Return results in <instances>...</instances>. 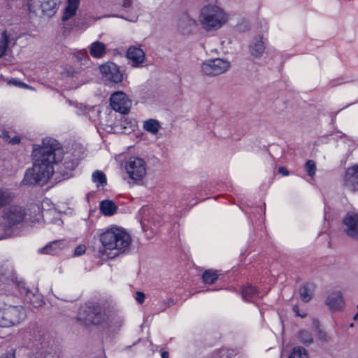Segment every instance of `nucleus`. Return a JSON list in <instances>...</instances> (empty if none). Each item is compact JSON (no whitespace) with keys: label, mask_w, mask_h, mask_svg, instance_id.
<instances>
[{"label":"nucleus","mask_w":358,"mask_h":358,"mask_svg":"<svg viewBox=\"0 0 358 358\" xmlns=\"http://www.w3.org/2000/svg\"><path fill=\"white\" fill-rule=\"evenodd\" d=\"M62 150L57 141L44 138L41 145L34 146V164L26 172L24 181L30 185L45 184L54 173V164L62 158Z\"/></svg>","instance_id":"obj_1"},{"label":"nucleus","mask_w":358,"mask_h":358,"mask_svg":"<svg viewBox=\"0 0 358 358\" xmlns=\"http://www.w3.org/2000/svg\"><path fill=\"white\" fill-rule=\"evenodd\" d=\"M229 20V13L223 8L214 3L203 6L199 15V22L202 28L207 31L220 29Z\"/></svg>","instance_id":"obj_2"},{"label":"nucleus","mask_w":358,"mask_h":358,"mask_svg":"<svg viewBox=\"0 0 358 358\" xmlns=\"http://www.w3.org/2000/svg\"><path fill=\"white\" fill-rule=\"evenodd\" d=\"M100 241L106 249L122 250L130 245L131 239L124 229L112 228L100 236Z\"/></svg>","instance_id":"obj_3"},{"label":"nucleus","mask_w":358,"mask_h":358,"mask_svg":"<svg viewBox=\"0 0 358 358\" xmlns=\"http://www.w3.org/2000/svg\"><path fill=\"white\" fill-rule=\"evenodd\" d=\"M25 317V313L20 306H8L0 310V326L10 327L18 324Z\"/></svg>","instance_id":"obj_4"},{"label":"nucleus","mask_w":358,"mask_h":358,"mask_svg":"<svg viewBox=\"0 0 358 358\" xmlns=\"http://www.w3.org/2000/svg\"><path fill=\"white\" fill-rule=\"evenodd\" d=\"M60 0H29L28 6L30 12L39 17L53 15Z\"/></svg>","instance_id":"obj_5"},{"label":"nucleus","mask_w":358,"mask_h":358,"mask_svg":"<svg viewBox=\"0 0 358 358\" xmlns=\"http://www.w3.org/2000/svg\"><path fill=\"white\" fill-rule=\"evenodd\" d=\"M99 69L101 78L110 83H120L124 80V73L119 66L112 62H108L99 65Z\"/></svg>","instance_id":"obj_6"},{"label":"nucleus","mask_w":358,"mask_h":358,"mask_svg":"<svg viewBox=\"0 0 358 358\" xmlns=\"http://www.w3.org/2000/svg\"><path fill=\"white\" fill-rule=\"evenodd\" d=\"M125 169L129 178L134 180H140L146 175L145 162L136 157H131L126 162Z\"/></svg>","instance_id":"obj_7"},{"label":"nucleus","mask_w":358,"mask_h":358,"mask_svg":"<svg viewBox=\"0 0 358 358\" xmlns=\"http://www.w3.org/2000/svg\"><path fill=\"white\" fill-rule=\"evenodd\" d=\"M229 68L230 63L227 60L217 58L204 62L201 71L205 75L215 76L226 72Z\"/></svg>","instance_id":"obj_8"},{"label":"nucleus","mask_w":358,"mask_h":358,"mask_svg":"<svg viewBox=\"0 0 358 358\" xmlns=\"http://www.w3.org/2000/svg\"><path fill=\"white\" fill-rule=\"evenodd\" d=\"M131 101L122 91L113 93L110 98V105L113 110L122 114L129 113L131 107Z\"/></svg>","instance_id":"obj_9"},{"label":"nucleus","mask_w":358,"mask_h":358,"mask_svg":"<svg viewBox=\"0 0 358 358\" xmlns=\"http://www.w3.org/2000/svg\"><path fill=\"white\" fill-rule=\"evenodd\" d=\"M25 216L24 210L20 206L12 205L6 208L3 213V218L7 227H12L21 222Z\"/></svg>","instance_id":"obj_10"},{"label":"nucleus","mask_w":358,"mask_h":358,"mask_svg":"<svg viewBox=\"0 0 358 358\" xmlns=\"http://www.w3.org/2000/svg\"><path fill=\"white\" fill-rule=\"evenodd\" d=\"M196 26V20L188 13H182L176 18L177 31L182 35L190 34Z\"/></svg>","instance_id":"obj_11"},{"label":"nucleus","mask_w":358,"mask_h":358,"mask_svg":"<svg viewBox=\"0 0 358 358\" xmlns=\"http://www.w3.org/2000/svg\"><path fill=\"white\" fill-rule=\"evenodd\" d=\"M343 230L350 238L358 241V214L348 213L343 220Z\"/></svg>","instance_id":"obj_12"},{"label":"nucleus","mask_w":358,"mask_h":358,"mask_svg":"<svg viewBox=\"0 0 358 358\" xmlns=\"http://www.w3.org/2000/svg\"><path fill=\"white\" fill-rule=\"evenodd\" d=\"M344 185L351 191H358V164L349 167L343 177Z\"/></svg>","instance_id":"obj_13"},{"label":"nucleus","mask_w":358,"mask_h":358,"mask_svg":"<svg viewBox=\"0 0 358 358\" xmlns=\"http://www.w3.org/2000/svg\"><path fill=\"white\" fill-rule=\"evenodd\" d=\"M325 304L334 311L341 310L344 306L342 293L339 291L330 293L325 300Z\"/></svg>","instance_id":"obj_14"},{"label":"nucleus","mask_w":358,"mask_h":358,"mask_svg":"<svg viewBox=\"0 0 358 358\" xmlns=\"http://www.w3.org/2000/svg\"><path fill=\"white\" fill-rule=\"evenodd\" d=\"M127 57L133 62L134 67H138L145 61V54L141 48L131 46L127 50Z\"/></svg>","instance_id":"obj_15"},{"label":"nucleus","mask_w":358,"mask_h":358,"mask_svg":"<svg viewBox=\"0 0 358 358\" xmlns=\"http://www.w3.org/2000/svg\"><path fill=\"white\" fill-rule=\"evenodd\" d=\"M265 49L266 47L262 36H257L253 38L249 46L250 54L253 58L262 57L265 52Z\"/></svg>","instance_id":"obj_16"},{"label":"nucleus","mask_w":358,"mask_h":358,"mask_svg":"<svg viewBox=\"0 0 358 358\" xmlns=\"http://www.w3.org/2000/svg\"><path fill=\"white\" fill-rule=\"evenodd\" d=\"M66 2L67 5L62 17V20L64 22L76 15L79 7L80 0H66Z\"/></svg>","instance_id":"obj_17"},{"label":"nucleus","mask_w":358,"mask_h":358,"mask_svg":"<svg viewBox=\"0 0 358 358\" xmlns=\"http://www.w3.org/2000/svg\"><path fill=\"white\" fill-rule=\"evenodd\" d=\"M88 48L90 54L94 58H102L106 54V46L100 41L92 43Z\"/></svg>","instance_id":"obj_18"},{"label":"nucleus","mask_w":358,"mask_h":358,"mask_svg":"<svg viewBox=\"0 0 358 358\" xmlns=\"http://www.w3.org/2000/svg\"><path fill=\"white\" fill-rule=\"evenodd\" d=\"M106 317V324L113 329H119L122 327L123 320L122 317L117 314L112 312H108V314H103Z\"/></svg>","instance_id":"obj_19"},{"label":"nucleus","mask_w":358,"mask_h":358,"mask_svg":"<svg viewBox=\"0 0 358 358\" xmlns=\"http://www.w3.org/2000/svg\"><path fill=\"white\" fill-rule=\"evenodd\" d=\"M315 285L306 283L299 289L300 298L303 302H308L313 296Z\"/></svg>","instance_id":"obj_20"},{"label":"nucleus","mask_w":358,"mask_h":358,"mask_svg":"<svg viewBox=\"0 0 358 358\" xmlns=\"http://www.w3.org/2000/svg\"><path fill=\"white\" fill-rule=\"evenodd\" d=\"M14 197V194L9 189L0 187V209L10 203Z\"/></svg>","instance_id":"obj_21"},{"label":"nucleus","mask_w":358,"mask_h":358,"mask_svg":"<svg viewBox=\"0 0 358 358\" xmlns=\"http://www.w3.org/2000/svg\"><path fill=\"white\" fill-rule=\"evenodd\" d=\"M117 206L110 200H105L100 203V210L107 216L113 215L117 210Z\"/></svg>","instance_id":"obj_22"},{"label":"nucleus","mask_w":358,"mask_h":358,"mask_svg":"<svg viewBox=\"0 0 358 358\" xmlns=\"http://www.w3.org/2000/svg\"><path fill=\"white\" fill-rule=\"evenodd\" d=\"M298 338L301 343L306 345H309L313 343L312 334L306 329H302L299 331Z\"/></svg>","instance_id":"obj_23"},{"label":"nucleus","mask_w":358,"mask_h":358,"mask_svg":"<svg viewBox=\"0 0 358 358\" xmlns=\"http://www.w3.org/2000/svg\"><path fill=\"white\" fill-rule=\"evenodd\" d=\"M92 181L96 184L97 187L105 186L107 184L106 175L101 171H96L92 176Z\"/></svg>","instance_id":"obj_24"},{"label":"nucleus","mask_w":358,"mask_h":358,"mask_svg":"<svg viewBox=\"0 0 358 358\" xmlns=\"http://www.w3.org/2000/svg\"><path fill=\"white\" fill-rule=\"evenodd\" d=\"M143 127L146 131L156 134L160 128V125L158 121L150 119L145 122Z\"/></svg>","instance_id":"obj_25"},{"label":"nucleus","mask_w":358,"mask_h":358,"mask_svg":"<svg viewBox=\"0 0 358 358\" xmlns=\"http://www.w3.org/2000/svg\"><path fill=\"white\" fill-rule=\"evenodd\" d=\"M9 43V36L6 31H3L0 38V58L5 55Z\"/></svg>","instance_id":"obj_26"},{"label":"nucleus","mask_w":358,"mask_h":358,"mask_svg":"<svg viewBox=\"0 0 358 358\" xmlns=\"http://www.w3.org/2000/svg\"><path fill=\"white\" fill-rule=\"evenodd\" d=\"M289 358H308V353L304 348L299 346L293 349Z\"/></svg>","instance_id":"obj_27"},{"label":"nucleus","mask_w":358,"mask_h":358,"mask_svg":"<svg viewBox=\"0 0 358 358\" xmlns=\"http://www.w3.org/2000/svg\"><path fill=\"white\" fill-rule=\"evenodd\" d=\"M108 312L99 310L94 314V316L90 317V320L93 324H100L106 322V317L103 315L108 314Z\"/></svg>","instance_id":"obj_28"},{"label":"nucleus","mask_w":358,"mask_h":358,"mask_svg":"<svg viewBox=\"0 0 358 358\" xmlns=\"http://www.w3.org/2000/svg\"><path fill=\"white\" fill-rule=\"evenodd\" d=\"M202 277L206 283L212 284L217 279V274L215 271L208 270L203 273Z\"/></svg>","instance_id":"obj_29"},{"label":"nucleus","mask_w":358,"mask_h":358,"mask_svg":"<svg viewBox=\"0 0 358 358\" xmlns=\"http://www.w3.org/2000/svg\"><path fill=\"white\" fill-rule=\"evenodd\" d=\"M257 292L255 287L248 285L243 289L242 295L245 299L252 297Z\"/></svg>","instance_id":"obj_30"},{"label":"nucleus","mask_w":358,"mask_h":358,"mask_svg":"<svg viewBox=\"0 0 358 358\" xmlns=\"http://www.w3.org/2000/svg\"><path fill=\"white\" fill-rule=\"evenodd\" d=\"M305 168L308 175L310 177H313L316 170L315 163L313 160H308L305 164Z\"/></svg>","instance_id":"obj_31"},{"label":"nucleus","mask_w":358,"mask_h":358,"mask_svg":"<svg viewBox=\"0 0 358 358\" xmlns=\"http://www.w3.org/2000/svg\"><path fill=\"white\" fill-rule=\"evenodd\" d=\"M53 243H50L46 245L45 247L40 249L39 252L42 254H53L55 250L53 248Z\"/></svg>","instance_id":"obj_32"},{"label":"nucleus","mask_w":358,"mask_h":358,"mask_svg":"<svg viewBox=\"0 0 358 358\" xmlns=\"http://www.w3.org/2000/svg\"><path fill=\"white\" fill-rule=\"evenodd\" d=\"M86 251V247L83 245H80L79 246H78L75 251H74V255L76 256H80V255H83Z\"/></svg>","instance_id":"obj_33"},{"label":"nucleus","mask_w":358,"mask_h":358,"mask_svg":"<svg viewBox=\"0 0 358 358\" xmlns=\"http://www.w3.org/2000/svg\"><path fill=\"white\" fill-rule=\"evenodd\" d=\"M145 296L144 293H143L141 292H136V300L139 303H143L145 301Z\"/></svg>","instance_id":"obj_34"},{"label":"nucleus","mask_w":358,"mask_h":358,"mask_svg":"<svg viewBox=\"0 0 358 358\" xmlns=\"http://www.w3.org/2000/svg\"><path fill=\"white\" fill-rule=\"evenodd\" d=\"M317 336H318V339L322 341H327V340H328V337H327L326 332H324L322 330L318 331Z\"/></svg>","instance_id":"obj_35"},{"label":"nucleus","mask_w":358,"mask_h":358,"mask_svg":"<svg viewBox=\"0 0 358 358\" xmlns=\"http://www.w3.org/2000/svg\"><path fill=\"white\" fill-rule=\"evenodd\" d=\"M8 84H12V85H18V86H21V87H23L24 88H27L28 87V85L20 82V81H18L17 80H15V79H13V80H10L8 81Z\"/></svg>","instance_id":"obj_36"},{"label":"nucleus","mask_w":358,"mask_h":358,"mask_svg":"<svg viewBox=\"0 0 358 358\" xmlns=\"http://www.w3.org/2000/svg\"><path fill=\"white\" fill-rule=\"evenodd\" d=\"M278 172L280 174L285 176H288L289 174L288 170L285 167H280L278 169Z\"/></svg>","instance_id":"obj_37"},{"label":"nucleus","mask_w":358,"mask_h":358,"mask_svg":"<svg viewBox=\"0 0 358 358\" xmlns=\"http://www.w3.org/2000/svg\"><path fill=\"white\" fill-rule=\"evenodd\" d=\"M293 311L296 313V315L300 316L302 318H303L306 316V313H303V314L299 313V307L297 306H294L293 307Z\"/></svg>","instance_id":"obj_38"},{"label":"nucleus","mask_w":358,"mask_h":358,"mask_svg":"<svg viewBox=\"0 0 358 358\" xmlns=\"http://www.w3.org/2000/svg\"><path fill=\"white\" fill-rule=\"evenodd\" d=\"M2 138L3 139H5L6 141H10V136L8 134V131H4L3 133H2Z\"/></svg>","instance_id":"obj_39"},{"label":"nucleus","mask_w":358,"mask_h":358,"mask_svg":"<svg viewBox=\"0 0 358 358\" xmlns=\"http://www.w3.org/2000/svg\"><path fill=\"white\" fill-rule=\"evenodd\" d=\"M1 358H15V353L9 352V353L4 354L1 356Z\"/></svg>","instance_id":"obj_40"},{"label":"nucleus","mask_w":358,"mask_h":358,"mask_svg":"<svg viewBox=\"0 0 358 358\" xmlns=\"http://www.w3.org/2000/svg\"><path fill=\"white\" fill-rule=\"evenodd\" d=\"M132 1L131 0H124L122 3V6L124 8L129 7L131 5Z\"/></svg>","instance_id":"obj_41"},{"label":"nucleus","mask_w":358,"mask_h":358,"mask_svg":"<svg viewBox=\"0 0 358 358\" xmlns=\"http://www.w3.org/2000/svg\"><path fill=\"white\" fill-rule=\"evenodd\" d=\"M19 142H20V138L17 137V136H15L14 138H10L9 141V143H10L12 144H16V143H18Z\"/></svg>","instance_id":"obj_42"},{"label":"nucleus","mask_w":358,"mask_h":358,"mask_svg":"<svg viewBox=\"0 0 358 358\" xmlns=\"http://www.w3.org/2000/svg\"><path fill=\"white\" fill-rule=\"evenodd\" d=\"M169 355L168 352H166V351L162 352V358H169Z\"/></svg>","instance_id":"obj_43"},{"label":"nucleus","mask_w":358,"mask_h":358,"mask_svg":"<svg viewBox=\"0 0 358 358\" xmlns=\"http://www.w3.org/2000/svg\"><path fill=\"white\" fill-rule=\"evenodd\" d=\"M358 319V312L355 314V315L354 316V320H357Z\"/></svg>","instance_id":"obj_44"},{"label":"nucleus","mask_w":358,"mask_h":358,"mask_svg":"<svg viewBox=\"0 0 358 358\" xmlns=\"http://www.w3.org/2000/svg\"><path fill=\"white\" fill-rule=\"evenodd\" d=\"M357 308H358V305H357Z\"/></svg>","instance_id":"obj_45"}]
</instances>
